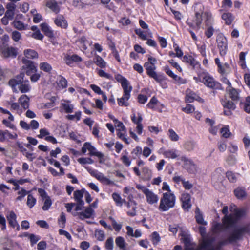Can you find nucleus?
I'll use <instances>...</instances> for the list:
<instances>
[{
  "label": "nucleus",
  "mask_w": 250,
  "mask_h": 250,
  "mask_svg": "<svg viewBox=\"0 0 250 250\" xmlns=\"http://www.w3.org/2000/svg\"><path fill=\"white\" fill-rule=\"evenodd\" d=\"M94 210L91 207H87L85 208L83 212L79 213H74L73 215L76 216L77 214L79 215V219L83 220L85 218H90L92 215Z\"/></svg>",
  "instance_id": "nucleus-16"
},
{
  "label": "nucleus",
  "mask_w": 250,
  "mask_h": 250,
  "mask_svg": "<svg viewBox=\"0 0 250 250\" xmlns=\"http://www.w3.org/2000/svg\"><path fill=\"white\" fill-rule=\"evenodd\" d=\"M116 245L122 250H126V246L127 244L125 243V239L121 236L117 237L115 239Z\"/></svg>",
  "instance_id": "nucleus-33"
},
{
  "label": "nucleus",
  "mask_w": 250,
  "mask_h": 250,
  "mask_svg": "<svg viewBox=\"0 0 250 250\" xmlns=\"http://www.w3.org/2000/svg\"><path fill=\"white\" fill-rule=\"evenodd\" d=\"M82 112L81 111H77L74 115H68L66 116V118L69 120H73L75 118L77 121H79L81 119Z\"/></svg>",
  "instance_id": "nucleus-54"
},
{
  "label": "nucleus",
  "mask_w": 250,
  "mask_h": 250,
  "mask_svg": "<svg viewBox=\"0 0 250 250\" xmlns=\"http://www.w3.org/2000/svg\"><path fill=\"white\" fill-rule=\"evenodd\" d=\"M235 195L238 199H242L246 195L245 191L241 188H237L234 190Z\"/></svg>",
  "instance_id": "nucleus-43"
},
{
  "label": "nucleus",
  "mask_w": 250,
  "mask_h": 250,
  "mask_svg": "<svg viewBox=\"0 0 250 250\" xmlns=\"http://www.w3.org/2000/svg\"><path fill=\"white\" fill-rule=\"evenodd\" d=\"M109 219L112 222V225L114 229L117 231H119L122 228V225L117 223L116 220L111 216L109 217Z\"/></svg>",
  "instance_id": "nucleus-51"
},
{
  "label": "nucleus",
  "mask_w": 250,
  "mask_h": 250,
  "mask_svg": "<svg viewBox=\"0 0 250 250\" xmlns=\"http://www.w3.org/2000/svg\"><path fill=\"white\" fill-rule=\"evenodd\" d=\"M66 222V217L63 212L61 214L60 218L59 219V223L61 227L64 228Z\"/></svg>",
  "instance_id": "nucleus-61"
},
{
  "label": "nucleus",
  "mask_w": 250,
  "mask_h": 250,
  "mask_svg": "<svg viewBox=\"0 0 250 250\" xmlns=\"http://www.w3.org/2000/svg\"><path fill=\"white\" fill-rule=\"evenodd\" d=\"M45 5L56 14L58 13L60 11L58 3L55 0H46Z\"/></svg>",
  "instance_id": "nucleus-21"
},
{
  "label": "nucleus",
  "mask_w": 250,
  "mask_h": 250,
  "mask_svg": "<svg viewBox=\"0 0 250 250\" xmlns=\"http://www.w3.org/2000/svg\"><path fill=\"white\" fill-rule=\"evenodd\" d=\"M128 198L129 199V202L127 203V207L130 209L127 211V214L129 216H134L136 214V204L135 201L131 200L130 196L128 197Z\"/></svg>",
  "instance_id": "nucleus-20"
},
{
  "label": "nucleus",
  "mask_w": 250,
  "mask_h": 250,
  "mask_svg": "<svg viewBox=\"0 0 250 250\" xmlns=\"http://www.w3.org/2000/svg\"><path fill=\"white\" fill-rule=\"evenodd\" d=\"M87 150L89 151V154L90 156H95L100 158H103L104 156V155L101 152L97 151L95 147L92 146L91 143L89 142H86L84 144L82 148V152L83 153H85Z\"/></svg>",
  "instance_id": "nucleus-8"
},
{
  "label": "nucleus",
  "mask_w": 250,
  "mask_h": 250,
  "mask_svg": "<svg viewBox=\"0 0 250 250\" xmlns=\"http://www.w3.org/2000/svg\"><path fill=\"white\" fill-rule=\"evenodd\" d=\"M163 155L165 157L171 159H175L178 156L177 151L176 149H167L163 152Z\"/></svg>",
  "instance_id": "nucleus-32"
},
{
  "label": "nucleus",
  "mask_w": 250,
  "mask_h": 250,
  "mask_svg": "<svg viewBox=\"0 0 250 250\" xmlns=\"http://www.w3.org/2000/svg\"><path fill=\"white\" fill-rule=\"evenodd\" d=\"M238 174H236L232 171H228L226 172V176L228 180L232 183H235L237 181V176Z\"/></svg>",
  "instance_id": "nucleus-42"
},
{
  "label": "nucleus",
  "mask_w": 250,
  "mask_h": 250,
  "mask_svg": "<svg viewBox=\"0 0 250 250\" xmlns=\"http://www.w3.org/2000/svg\"><path fill=\"white\" fill-rule=\"evenodd\" d=\"M195 147V143L191 141H187L184 145V147L188 151L192 150Z\"/></svg>",
  "instance_id": "nucleus-56"
},
{
  "label": "nucleus",
  "mask_w": 250,
  "mask_h": 250,
  "mask_svg": "<svg viewBox=\"0 0 250 250\" xmlns=\"http://www.w3.org/2000/svg\"><path fill=\"white\" fill-rule=\"evenodd\" d=\"M224 108V114L226 116H230L232 115V111L236 108V105L234 103L230 100H226L222 103Z\"/></svg>",
  "instance_id": "nucleus-12"
},
{
  "label": "nucleus",
  "mask_w": 250,
  "mask_h": 250,
  "mask_svg": "<svg viewBox=\"0 0 250 250\" xmlns=\"http://www.w3.org/2000/svg\"><path fill=\"white\" fill-rule=\"evenodd\" d=\"M135 33L142 40H147L146 34L145 32L140 29H137L135 30Z\"/></svg>",
  "instance_id": "nucleus-57"
},
{
  "label": "nucleus",
  "mask_w": 250,
  "mask_h": 250,
  "mask_svg": "<svg viewBox=\"0 0 250 250\" xmlns=\"http://www.w3.org/2000/svg\"><path fill=\"white\" fill-rule=\"evenodd\" d=\"M203 82L208 87L215 89H223L221 84L215 81L213 78L209 76H205Z\"/></svg>",
  "instance_id": "nucleus-9"
},
{
  "label": "nucleus",
  "mask_w": 250,
  "mask_h": 250,
  "mask_svg": "<svg viewBox=\"0 0 250 250\" xmlns=\"http://www.w3.org/2000/svg\"><path fill=\"white\" fill-rule=\"evenodd\" d=\"M41 27L42 31L44 33L45 36L50 38L54 37L53 31L46 23H44L41 24Z\"/></svg>",
  "instance_id": "nucleus-24"
},
{
  "label": "nucleus",
  "mask_w": 250,
  "mask_h": 250,
  "mask_svg": "<svg viewBox=\"0 0 250 250\" xmlns=\"http://www.w3.org/2000/svg\"><path fill=\"white\" fill-rule=\"evenodd\" d=\"M236 230L237 231V232L239 233L240 236L241 237L243 233L248 232L250 230V229L248 227L245 226V227H243L240 228H239Z\"/></svg>",
  "instance_id": "nucleus-63"
},
{
  "label": "nucleus",
  "mask_w": 250,
  "mask_h": 250,
  "mask_svg": "<svg viewBox=\"0 0 250 250\" xmlns=\"http://www.w3.org/2000/svg\"><path fill=\"white\" fill-rule=\"evenodd\" d=\"M158 100L157 98L153 96L149 101V102L147 104V106L149 108H153L154 106L157 104Z\"/></svg>",
  "instance_id": "nucleus-60"
},
{
  "label": "nucleus",
  "mask_w": 250,
  "mask_h": 250,
  "mask_svg": "<svg viewBox=\"0 0 250 250\" xmlns=\"http://www.w3.org/2000/svg\"><path fill=\"white\" fill-rule=\"evenodd\" d=\"M84 192V189L77 190L74 192V199L76 203H80L81 205H82L83 203H84L83 200Z\"/></svg>",
  "instance_id": "nucleus-23"
},
{
  "label": "nucleus",
  "mask_w": 250,
  "mask_h": 250,
  "mask_svg": "<svg viewBox=\"0 0 250 250\" xmlns=\"http://www.w3.org/2000/svg\"><path fill=\"white\" fill-rule=\"evenodd\" d=\"M13 24L14 26L18 30H21L26 29V26L20 21L15 20Z\"/></svg>",
  "instance_id": "nucleus-49"
},
{
  "label": "nucleus",
  "mask_w": 250,
  "mask_h": 250,
  "mask_svg": "<svg viewBox=\"0 0 250 250\" xmlns=\"http://www.w3.org/2000/svg\"><path fill=\"white\" fill-rule=\"evenodd\" d=\"M144 67L146 71L147 74L151 78H153L157 82L161 83L166 79L164 74H157L155 72L156 67L153 63L146 62L144 64Z\"/></svg>",
  "instance_id": "nucleus-5"
},
{
  "label": "nucleus",
  "mask_w": 250,
  "mask_h": 250,
  "mask_svg": "<svg viewBox=\"0 0 250 250\" xmlns=\"http://www.w3.org/2000/svg\"><path fill=\"white\" fill-rule=\"evenodd\" d=\"M20 85L19 88L22 93L29 92L31 89V86H30L29 81L28 80L25 81V82L22 83Z\"/></svg>",
  "instance_id": "nucleus-37"
},
{
  "label": "nucleus",
  "mask_w": 250,
  "mask_h": 250,
  "mask_svg": "<svg viewBox=\"0 0 250 250\" xmlns=\"http://www.w3.org/2000/svg\"><path fill=\"white\" fill-rule=\"evenodd\" d=\"M16 218V215L13 211H11L9 215L7 216L9 224L13 228H15V225L18 223Z\"/></svg>",
  "instance_id": "nucleus-29"
},
{
  "label": "nucleus",
  "mask_w": 250,
  "mask_h": 250,
  "mask_svg": "<svg viewBox=\"0 0 250 250\" xmlns=\"http://www.w3.org/2000/svg\"><path fill=\"white\" fill-rule=\"evenodd\" d=\"M117 135L119 138L124 141L126 144H129L130 143L129 139L126 137V131H119Z\"/></svg>",
  "instance_id": "nucleus-45"
},
{
  "label": "nucleus",
  "mask_w": 250,
  "mask_h": 250,
  "mask_svg": "<svg viewBox=\"0 0 250 250\" xmlns=\"http://www.w3.org/2000/svg\"><path fill=\"white\" fill-rule=\"evenodd\" d=\"M21 106L24 109H27L29 106V98L26 95H22L18 100Z\"/></svg>",
  "instance_id": "nucleus-28"
},
{
  "label": "nucleus",
  "mask_w": 250,
  "mask_h": 250,
  "mask_svg": "<svg viewBox=\"0 0 250 250\" xmlns=\"http://www.w3.org/2000/svg\"><path fill=\"white\" fill-rule=\"evenodd\" d=\"M62 106L67 113H72L74 109V105L70 104L69 101H66L61 104Z\"/></svg>",
  "instance_id": "nucleus-35"
},
{
  "label": "nucleus",
  "mask_w": 250,
  "mask_h": 250,
  "mask_svg": "<svg viewBox=\"0 0 250 250\" xmlns=\"http://www.w3.org/2000/svg\"><path fill=\"white\" fill-rule=\"evenodd\" d=\"M241 238V236L237 232L236 230H234L233 232L228 237L227 239L228 240V243H231L236 241L237 240Z\"/></svg>",
  "instance_id": "nucleus-40"
},
{
  "label": "nucleus",
  "mask_w": 250,
  "mask_h": 250,
  "mask_svg": "<svg viewBox=\"0 0 250 250\" xmlns=\"http://www.w3.org/2000/svg\"><path fill=\"white\" fill-rule=\"evenodd\" d=\"M195 218L197 222L199 224L206 225L207 222L204 221L203 215L201 213L198 208H196L195 210Z\"/></svg>",
  "instance_id": "nucleus-36"
},
{
  "label": "nucleus",
  "mask_w": 250,
  "mask_h": 250,
  "mask_svg": "<svg viewBox=\"0 0 250 250\" xmlns=\"http://www.w3.org/2000/svg\"><path fill=\"white\" fill-rule=\"evenodd\" d=\"M147 202L149 204H154L158 202V196L152 191L149 190L145 194Z\"/></svg>",
  "instance_id": "nucleus-17"
},
{
  "label": "nucleus",
  "mask_w": 250,
  "mask_h": 250,
  "mask_svg": "<svg viewBox=\"0 0 250 250\" xmlns=\"http://www.w3.org/2000/svg\"><path fill=\"white\" fill-rule=\"evenodd\" d=\"M78 161L82 165L92 164L94 163L93 160L90 158H80L78 159Z\"/></svg>",
  "instance_id": "nucleus-53"
},
{
  "label": "nucleus",
  "mask_w": 250,
  "mask_h": 250,
  "mask_svg": "<svg viewBox=\"0 0 250 250\" xmlns=\"http://www.w3.org/2000/svg\"><path fill=\"white\" fill-rule=\"evenodd\" d=\"M95 235L97 239L100 241H103L105 238L104 233L101 230H96L95 232Z\"/></svg>",
  "instance_id": "nucleus-52"
},
{
  "label": "nucleus",
  "mask_w": 250,
  "mask_h": 250,
  "mask_svg": "<svg viewBox=\"0 0 250 250\" xmlns=\"http://www.w3.org/2000/svg\"><path fill=\"white\" fill-rule=\"evenodd\" d=\"M143 178L145 180H149L152 177L151 171L147 167H144L142 169Z\"/></svg>",
  "instance_id": "nucleus-39"
},
{
  "label": "nucleus",
  "mask_w": 250,
  "mask_h": 250,
  "mask_svg": "<svg viewBox=\"0 0 250 250\" xmlns=\"http://www.w3.org/2000/svg\"><path fill=\"white\" fill-rule=\"evenodd\" d=\"M22 62L24 64L23 66L24 69H29L31 71H37L36 66L33 61H30L26 58H22Z\"/></svg>",
  "instance_id": "nucleus-25"
},
{
  "label": "nucleus",
  "mask_w": 250,
  "mask_h": 250,
  "mask_svg": "<svg viewBox=\"0 0 250 250\" xmlns=\"http://www.w3.org/2000/svg\"><path fill=\"white\" fill-rule=\"evenodd\" d=\"M213 241L214 238L204 240L200 244L198 250H215L214 248L212 246Z\"/></svg>",
  "instance_id": "nucleus-13"
},
{
  "label": "nucleus",
  "mask_w": 250,
  "mask_h": 250,
  "mask_svg": "<svg viewBox=\"0 0 250 250\" xmlns=\"http://www.w3.org/2000/svg\"><path fill=\"white\" fill-rule=\"evenodd\" d=\"M18 54V49L8 44L1 43L0 44V55L4 59H14Z\"/></svg>",
  "instance_id": "nucleus-4"
},
{
  "label": "nucleus",
  "mask_w": 250,
  "mask_h": 250,
  "mask_svg": "<svg viewBox=\"0 0 250 250\" xmlns=\"http://www.w3.org/2000/svg\"><path fill=\"white\" fill-rule=\"evenodd\" d=\"M178 84H185L187 83L186 79H183L180 77L175 75L173 78Z\"/></svg>",
  "instance_id": "nucleus-64"
},
{
  "label": "nucleus",
  "mask_w": 250,
  "mask_h": 250,
  "mask_svg": "<svg viewBox=\"0 0 250 250\" xmlns=\"http://www.w3.org/2000/svg\"><path fill=\"white\" fill-rule=\"evenodd\" d=\"M222 18L225 21L227 24L230 25L233 21L234 17L231 13L228 12L223 13L222 15Z\"/></svg>",
  "instance_id": "nucleus-34"
},
{
  "label": "nucleus",
  "mask_w": 250,
  "mask_h": 250,
  "mask_svg": "<svg viewBox=\"0 0 250 250\" xmlns=\"http://www.w3.org/2000/svg\"><path fill=\"white\" fill-rule=\"evenodd\" d=\"M229 209L231 214L222 219L223 223L226 228L233 225L246 214V211L244 209L238 208L234 204L230 206Z\"/></svg>",
  "instance_id": "nucleus-2"
},
{
  "label": "nucleus",
  "mask_w": 250,
  "mask_h": 250,
  "mask_svg": "<svg viewBox=\"0 0 250 250\" xmlns=\"http://www.w3.org/2000/svg\"><path fill=\"white\" fill-rule=\"evenodd\" d=\"M52 205V201L50 197L48 196H45V201L43 204V206L42 207V209L43 210H47L50 208Z\"/></svg>",
  "instance_id": "nucleus-47"
},
{
  "label": "nucleus",
  "mask_w": 250,
  "mask_h": 250,
  "mask_svg": "<svg viewBox=\"0 0 250 250\" xmlns=\"http://www.w3.org/2000/svg\"><path fill=\"white\" fill-rule=\"evenodd\" d=\"M105 247L107 250H113L114 247L113 239L112 237H109L105 242Z\"/></svg>",
  "instance_id": "nucleus-48"
},
{
  "label": "nucleus",
  "mask_w": 250,
  "mask_h": 250,
  "mask_svg": "<svg viewBox=\"0 0 250 250\" xmlns=\"http://www.w3.org/2000/svg\"><path fill=\"white\" fill-rule=\"evenodd\" d=\"M24 76V74L23 73H20L16 77L15 79L11 80L9 81V84L12 85L20 84L22 83L25 82V81L23 80Z\"/></svg>",
  "instance_id": "nucleus-30"
},
{
  "label": "nucleus",
  "mask_w": 250,
  "mask_h": 250,
  "mask_svg": "<svg viewBox=\"0 0 250 250\" xmlns=\"http://www.w3.org/2000/svg\"><path fill=\"white\" fill-rule=\"evenodd\" d=\"M216 42L220 55L222 57L225 56L228 50L227 39L222 34H219L217 36Z\"/></svg>",
  "instance_id": "nucleus-6"
},
{
  "label": "nucleus",
  "mask_w": 250,
  "mask_h": 250,
  "mask_svg": "<svg viewBox=\"0 0 250 250\" xmlns=\"http://www.w3.org/2000/svg\"><path fill=\"white\" fill-rule=\"evenodd\" d=\"M183 61L189 63L192 68H195L199 65V62L192 56L185 55L183 58Z\"/></svg>",
  "instance_id": "nucleus-26"
},
{
  "label": "nucleus",
  "mask_w": 250,
  "mask_h": 250,
  "mask_svg": "<svg viewBox=\"0 0 250 250\" xmlns=\"http://www.w3.org/2000/svg\"><path fill=\"white\" fill-rule=\"evenodd\" d=\"M23 54L26 58L34 59L38 58V53L34 50L28 49L24 51Z\"/></svg>",
  "instance_id": "nucleus-31"
},
{
  "label": "nucleus",
  "mask_w": 250,
  "mask_h": 250,
  "mask_svg": "<svg viewBox=\"0 0 250 250\" xmlns=\"http://www.w3.org/2000/svg\"><path fill=\"white\" fill-rule=\"evenodd\" d=\"M195 14V24L197 29L200 28L203 21V18H205V22L207 26L211 24L212 15L210 11H205V7L201 3L196 4L194 6Z\"/></svg>",
  "instance_id": "nucleus-1"
},
{
  "label": "nucleus",
  "mask_w": 250,
  "mask_h": 250,
  "mask_svg": "<svg viewBox=\"0 0 250 250\" xmlns=\"http://www.w3.org/2000/svg\"><path fill=\"white\" fill-rule=\"evenodd\" d=\"M39 67L41 70L48 73H50L52 70L51 65L46 62H41L40 63Z\"/></svg>",
  "instance_id": "nucleus-38"
},
{
  "label": "nucleus",
  "mask_w": 250,
  "mask_h": 250,
  "mask_svg": "<svg viewBox=\"0 0 250 250\" xmlns=\"http://www.w3.org/2000/svg\"><path fill=\"white\" fill-rule=\"evenodd\" d=\"M29 239L31 246H33L40 239V237L33 234H31L29 235Z\"/></svg>",
  "instance_id": "nucleus-58"
},
{
  "label": "nucleus",
  "mask_w": 250,
  "mask_h": 250,
  "mask_svg": "<svg viewBox=\"0 0 250 250\" xmlns=\"http://www.w3.org/2000/svg\"><path fill=\"white\" fill-rule=\"evenodd\" d=\"M95 62L101 68H104L106 66V62L100 56L97 55L95 57Z\"/></svg>",
  "instance_id": "nucleus-46"
},
{
  "label": "nucleus",
  "mask_w": 250,
  "mask_h": 250,
  "mask_svg": "<svg viewBox=\"0 0 250 250\" xmlns=\"http://www.w3.org/2000/svg\"><path fill=\"white\" fill-rule=\"evenodd\" d=\"M175 196L173 193H164L161 199L159 209L161 211H166L174 207Z\"/></svg>",
  "instance_id": "nucleus-3"
},
{
  "label": "nucleus",
  "mask_w": 250,
  "mask_h": 250,
  "mask_svg": "<svg viewBox=\"0 0 250 250\" xmlns=\"http://www.w3.org/2000/svg\"><path fill=\"white\" fill-rule=\"evenodd\" d=\"M114 123L115 126L118 128L117 129V131H123V132H126V128L122 122L119 121L118 120H114Z\"/></svg>",
  "instance_id": "nucleus-50"
},
{
  "label": "nucleus",
  "mask_w": 250,
  "mask_h": 250,
  "mask_svg": "<svg viewBox=\"0 0 250 250\" xmlns=\"http://www.w3.org/2000/svg\"><path fill=\"white\" fill-rule=\"evenodd\" d=\"M124 95L122 97L118 98L117 99L118 104L119 105L121 106H128L129 105V103L128 100L130 97V92L132 89H123Z\"/></svg>",
  "instance_id": "nucleus-11"
},
{
  "label": "nucleus",
  "mask_w": 250,
  "mask_h": 250,
  "mask_svg": "<svg viewBox=\"0 0 250 250\" xmlns=\"http://www.w3.org/2000/svg\"><path fill=\"white\" fill-rule=\"evenodd\" d=\"M113 200L115 202L118 206L122 207L123 205V199L120 195L117 193H113L112 195Z\"/></svg>",
  "instance_id": "nucleus-41"
},
{
  "label": "nucleus",
  "mask_w": 250,
  "mask_h": 250,
  "mask_svg": "<svg viewBox=\"0 0 250 250\" xmlns=\"http://www.w3.org/2000/svg\"><path fill=\"white\" fill-rule=\"evenodd\" d=\"M64 60L66 63L70 66L74 62H77L82 61V58L76 54L72 55H67L65 57Z\"/></svg>",
  "instance_id": "nucleus-19"
},
{
  "label": "nucleus",
  "mask_w": 250,
  "mask_h": 250,
  "mask_svg": "<svg viewBox=\"0 0 250 250\" xmlns=\"http://www.w3.org/2000/svg\"><path fill=\"white\" fill-rule=\"evenodd\" d=\"M194 100H197L201 102H203V100L194 92L190 90H187L186 91V101L188 103H192Z\"/></svg>",
  "instance_id": "nucleus-14"
},
{
  "label": "nucleus",
  "mask_w": 250,
  "mask_h": 250,
  "mask_svg": "<svg viewBox=\"0 0 250 250\" xmlns=\"http://www.w3.org/2000/svg\"><path fill=\"white\" fill-rule=\"evenodd\" d=\"M36 203V199L34 198L32 195L29 194L27 196V206L31 208H32Z\"/></svg>",
  "instance_id": "nucleus-44"
},
{
  "label": "nucleus",
  "mask_w": 250,
  "mask_h": 250,
  "mask_svg": "<svg viewBox=\"0 0 250 250\" xmlns=\"http://www.w3.org/2000/svg\"><path fill=\"white\" fill-rule=\"evenodd\" d=\"M226 91L228 92L229 96L232 100L235 101L239 99V92L236 89L232 86L227 87Z\"/></svg>",
  "instance_id": "nucleus-27"
},
{
  "label": "nucleus",
  "mask_w": 250,
  "mask_h": 250,
  "mask_svg": "<svg viewBox=\"0 0 250 250\" xmlns=\"http://www.w3.org/2000/svg\"><path fill=\"white\" fill-rule=\"evenodd\" d=\"M169 137L172 141H177L179 140V136L172 129L168 130Z\"/></svg>",
  "instance_id": "nucleus-55"
},
{
  "label": "nucleus",
  "mask_w": 250,
  "mask_h": 250,
  "mask_svg": "<svg viewBox=\"0 0 250 250\" xmlns=\"http://www.w3.org/2000/svg\"><path fill=\"white\" fill-rule=\"evenodd\" d=\"M88 171L92 176L96 178L104 184L109 185L113 183V182L105 177L102 173L99 172L96 170L89 169H88Z\"/></svg>",
  "instance_id": "nucleus-7"
},
{
  "label": "nucleus",
  "mask_w": 250,
  "mask_h": 250,
  "mask_svg": "<svg viewBox=\"0 0 250 250\" xmlns=\"http://www.w3.org/2000/svg\"><path fill=\"white\" fill-rule=\"evenodd\" d=\"M152 240L154 244H156L160 241V237L159 234L155 231L152 234Z\"/></svg>",
  "instance_id": "nucleus-62"
},
{
  "label": "nucleus",
  "mask_w": 250,
  "mask_h": 250,
  "mask_svg": "<svg viewBox=\"0 0 250 250\" xmlns=\"http://www.w3.org/2000/svg\"><path fill=\"white\" fill-rule=\"evenodd\" d=\"M115 79L118 82L121 83L123 89L128 88H129V89H132V87L130 85L128 81L121 75L118 74L116 76Z\"/></svg>",
  "instance_id": "nucleus-18"
},
{
  "label": "nucleus",
  "mask_w": 250,
  "mask_h": 250,
  "mask_svg": "<svg viewBox=\"0 0 250 250\" xmlns=\"http://www.w3.org/2000/svg\"><path fill=\"white\" fill-rule=\"evenodd\" d=\"M181 161L183 162V167L187 169L190 173H194L196 172V166L193 162L186 157H182Z\"/></svg>",
  "instance_id": "nucleus-10"
},
{
  "label": "nucleus",
  "mask_w": 250,
  "mask_h": 250,
  "mask_svg": "<svg viewBox=\"0 0 250 250\" xmlns=\"http://www.w3.org/2000/svg\"><path fill=\"white\" fill-rule=\"evenodd\" d=\"M54 23L57 26L64 29H66L68 26L66 20L62 15L58 16L54 20Z\"/></svg>",
  "instance_id": "nucleus-22"
},
{
  "label": "nucleus",
  "mask_w": 250,
  "mask_h": 250,
  "mask_svg": "<svg viewBox=\"0 0 250 250\" xmlns=\"http://www.w3.org/2000/svg\"><path fill=\"white\" fill-rule=\"evenodd\" d=\"M190 195L188 193H183L181 200L182 202V207L185 209H188L191 207Z\"/></svg>",
  "instance_id": "nucleus-15"
},
{
  "label": "nucleus",
  "mask_w": 250,
  "mask_h": 250,
  "mask_svg": "<svg viewBox=\"0 0 250 250\" xmlns=\"http://www.w3.org/2000/svg\"><path fill=\"white\" fill-rule=\"evenodd\" d=\"M194 109V106L190 104H188L185 107L182 108V110L186 113H191Z\"/></svg>",
  "instance_id": "nucleus-59"
}]
</instances>
